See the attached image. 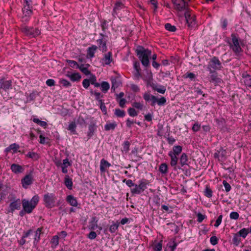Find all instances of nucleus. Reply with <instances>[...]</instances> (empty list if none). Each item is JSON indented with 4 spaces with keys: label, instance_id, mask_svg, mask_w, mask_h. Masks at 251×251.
Instances as JSON below:
<instances>
[{
    "label": "nucleus",
    "instance_id": "f257e3e1",
    "mask_svg": "<svg viewBox=\"0 0 251 251\" xmlns=\"http://www.w3.org/2000/svg\"><path fill=\"white\" fill-rule=\"evenodd\" d=\"M39 201V197L38 195L34 196L30 201L23 199L22 200L23 210L28 214L31 213L36 207Z\"/></svg>",
    "mask_w": 251,
    "mask_h": 251
},
{
    "label": "nucleus",
    "instance_id": "f03ea898",
    "mask_svg": "<svg viewBox=\"0 0 251 251\" xmlns=\"http://www.w3.org/2000/svg\"><path fill=\"white\" fill-rule=\"evenodd\" d=\"M136 53L142 65L147 67L150 64L149 58L151 56V51L143 47H139L136 50Z\"/></svg>",
    "mask_w": 251,
    "mask_h": 251
},
{
    "label": "nucleus",
    "instance_id": "7ed1b4c3",
    "mask_svg": "<svg viewBox=\"0 0 251 251\" xmlns=\"http://www.w3.org/2000/svg\"><path fill=\"white\" fill-rule=\"evenodd\" d=\"M239 41L240 39L237 36L234 34L231 35V42L229 43V47L237 55H239L243 51L240 45Z\"/></svg>",
    "mask_w": 251,
    "mask_h": 251
},
{
    "label": "nucleus",
    "instance_id": "20e7f679",
    "mask_svg": "<svg viewBox=\"0 0 251 251\" xmlns=\"http://www.w3.org/2000/svg\"><path fill=\"white\" fill-rule=\"evenodd\" d=\"M148 182L146 179H142L139 181V184H135L134 187L130 189V191L133 194H140L146 188Z\"/></svg>",
    "mask_w": 251,
    "mask_h": 251
},
{
    "label": "nucleus",
    "instance_id": "39448f33",
    "mask_svg": "<svg viewBox=\"0 0 251 251\" xmlns=\"http://www.w3.org/2000/svg\"><path fill=\"white\" fill-rule=\"evenodd\" d=\"M185 17L188 26L189 28H193L197 26V23L195 16L192 12L186 10L185 12Z\"/></svg>",
    "mask_w": 251,
    "mask_h": 251
},
{
    "label": "nucleus",
    "instance_id": "423d86ee",
    "mask_svg": "<svg viewBox=\"0 0 251 251\" xmlns=\"http://www.w3.org/2000/svg\"><path fill=\"white\" fill-rule=\"evenodd\" d=\"M222 68V64L217 57H214L211 59L208 65V69L210 72H215L216 70H219Z\"/></svg>",
    "mask_w": 251,
    "mask_h": 251
},
{
    "label": "nucleus",
    "instance_id": "0eeeda50",
    "mask_svg": "<svg viewBox=\"0 0 251 251\" xmlns=\"http://www.w3.org/2000/svg\"><path fill=\"white\" fill-rule=\"evenodd\" d=\"M175 8L178 11H182L187 9L188 2L190 0H172Z\"/></svg>",
    "mask_w": 251,
    "mask_h": 251
},
{
    "label": "nucleus",
    "instance_id": "6e6552de",
    "mask_svg": "<svg viewBox=\"0 0 251 251\" xmlns=\"http://www.w3.org/2000/svg\"><path fill=\"white\" fill-rule=\"evenodd\" d=\"M54 163L57 167H61L62 172L64 174H67L68 173V167L72 165V163L69 161L68 158L63 159L62 162L59 160H55Z\"/></svg>",
    "mask_w": 251,
    "mask_h": 251
},
{
    "label": "nucleus",
    "instance_id": "1a4fd4ad",
    "mask_svg": "<svg viewBox=\"0 0 251 251\" xmlns=\"http://www.w3.org/2000/svg\"><path fill=\"white\" fill-rule=\"evenodd\" d=\"M55 199L54 195L52 193H47L44 196V201L46 205L49 207H52L54 206Z\"/></svg>",
    "mask_w": 251,
    "mask_h": 251
},
{
    "label": "nucleus",
    "instance_id": "9d476101",
    "mask_svg": "<svg viewBox=\"0 0 251 251\" xmlns=\"http://www.w3.org/2000/svg\"><path fill=\"white\" fill-rule=\"evenodd\" d=\"M23 30L27 35L32 37L39 35L41 33L38 29L33 27H25Z\"/></svg>",
    "mask_w": 251,
    "mask_h": 251
},
{
    "label": "nucleus",
    "instance_id": "9b49d317",
    "mask_svg": "<svg viewBox=\"0 0 251 251\" xmlns=\"http://www.w3.org/2000/svg\"><path fill=\"white\" fill-rule=\"evenodd\" d=\"M22 186L25 188H27L32 183L33 177L31 175H26L21 180Z\"/></svg>",
    "mask_w": 251,
    "mask_h": 251
},
{
    "label": "nucleus",
    "instance_id": "f8f14e48",
    "mask_svg": "<svg viewBox=\"0 0 251 251\" xmlns=\"http://www.w3.org/2000/svg\"><path fill=\"white\" fill-rule=\"evenodd\" d=\"M211 75L209 76L210 81L215 85H218L223 82L222 79L218 77L217 73L215 72H210Z\"/></svg>",
    "mask_w": 251,
    "mask_h": 251
},
{
    "label": "nucleus",
    "instance_id": "ddd939ff",
    "mask_svg": "<svg viewBox=\"0 0 251 251\" xmlns=\"http://www.w3.org/2000/svg\"><path fill=\"white\" fill-rule=\"evenodd\" d=\"M32 7L28 8L26 6H24L23 9V14L22 20L23 22H27L29 19V17L32 14Z\"/></svg>",
    "mask_w": 251,
    "mask_h": 251
},
{
    "label": "nucleus",
    "instance_id": "4468645a",
    "mask_svg": "<svg viewBox=\"0 0 251 251\" xmlns=\"http://www.w3.org/2000/svg\"><path fill=\"white\" fill-rule=\"evenodd\" d=\"M21 205V201L20 199L13 201L9 204V212H13L14 210L20 209Z\"/></svg>",
    "mask_w": 251,
    "mask_h": 251
},
{
    "label": "nucleus",
    "instance_id": "2eb2a0df",
    "mask_svg": "<svg viewBox=\"0 0 251 251\" xmlns=\"http://www.w3.org/2000/svg\"><path fill=\"white\" fill-rule=\"evenodd\" d=\"M143 97H144V100L146 101H147V102L151 101V104L152 105H154L157 102V98L155 96H154L149 93H145L143 95Z\"/></svg>",
    "mask_w": 251,
    "mask_h": 251
},
{
    "label": "nucleus",
    "instance_id": "dca6fc26",
    "mask_svg": "<svg viewBox=\"0 0 251 251\" xmlns=\"http://www.w3.org/2000/svg\"><path fill=\"white\" fill-rule=\"evenodd\" d=\"M66 75L72 81H77L81 78V75L78 73L67 72Z\"/></svg>",
    "mask_w": 251,
    "mask_h": 251
},
{
    "label": "nucleus",
    "instance_id": "f3484780",
    "mask_svg": "<svg viewBox=\"0 0 251 251\" xmlns=\"http://www.w3.org/2000/svg\"><path fill=\"white\" fill-rule=\"evenodd\" d=\"M11 88V81L10 80H0V89L6 91Z\"/></svg>",
    "mask_w": 251,
    "mask_h": 251
},
{
    "label": "nucleus",
    "instance_id": "a211bd4d",
    "mask_svg": "<svg viewBox=\"0 0 251 251\" xmlns=\"http://www.w3.org/2000/svg\"><path fill=\"white\" fill-rule=\"evenodd\" d=\"M112 54L110 52L104 54L101 60V63L103 65H108L112 62Z\"/></svg>",
    "mask_w": 251,
    "mask_h": 251
},
{
    "label": "nucleus",
    "instance_id": "6ab92c4d",
    "mask_svg": "<svg viewBox=\"0 0 251 251\" xmlns=\"http://www.w3.org/2000/svg\"><path fill=\"white\" fill-rule=\"evenodd\" d=\"M226 151L225 150L220 148L219 150H217L216 152L214 153V157L218 158L219 159H223L226 157Z\"/></svg>",
    "mask_w": 251,
    "mask_h": 251
},
{
    "label": "nucleus",
    "instance_id": "aec40b11",
    "mask_svg": "<svg viewBox=\"0 0 251 251\" xmlns=\"http://www.w3.org/2000/svg\"><path fill=\"white\" fill-rule=\"evenodd\" d=\"M10 169L12 172L15 174L22 173L24 171V168L22 166L16 164H12Z\"/></svg>",
    "mask_w": 251,
    "mask_h": 251
},
{
    "label": "nucleus",
    "instance_id": "412c9836",
    "mask_svg": "<svg viewBox=\"0 0 251 251\" xmlns=\"http://www.w3.org/2000/svg\"><path fill=\"white\" fill-rule=\"evenodd\" d=\"M66 201L72 206L76 207L78 205L76 198L71 195L67 196Z\"/></svg>",
    "mask_w": 251,
    "mask_h": 251
},
{
    "label": "nucleus",
    "instance_id": "4be33fe9",
    "mask_svg": "<svg viewBox=\"0 0 251 251\" xmlns=\"http://www.w3.org/2000/svg\"><path fill=\"white\" fill-rule=\"evenodd\" d=\"M97 49V47L95 45H93L88 48L87 50V57L89 58L94 57Z\"/></svg>",
    "mask_w": 251,
    "mask_h": 251
},
{
    "label": "nucleus",
    "instance_id": "5701e85b",
    "mask_svg": "<svg viewBox=\"0 0 251 251\" xmlns=\"http://www.w3.org/2000/svg\"><path fill=\"white\" fill-rule=\"evenodd\" d=\"M168 155L171 158V165L173 167L176 166L178 161L177 155H175L174 153L172 152V151L169 152Z\"/></svg>",
    "mask_w": 251,
    "mask_h": 251
},
{
    "label": "nucleus",
    "instance_id": "b1692460",
    "mask_svg": "<svg viewBox=\"0 0 251 251\" xmlns=\"http://www.w3.org/2000/svg\"><path fill=\"white\" fill-rule=\"evenodd\" d=\"M100 164V170L102 173L105 172V169L110 166V164L104 159L101 160Z\"/></svg>",
    "mask_w": 251,
    "mask_h": 251
},
{
    "label": "nucleus",
    "instance_id": "393cba45",
    "mask_svg": "<svg viewBox=\"0 0 251 251\" xmlns=\"http://www.w3.org/2000/svg\"><path fill=\"white\" fill-rule=\"evenodd\" d=\"M32 120L34 123L42 127H45L47 126L46 122L40 120L36 116H33Z\"/></svg>",
    "mask_w": 251,
    "mask_h": 251
},
{
    "label": "nucleus",
    "instance_id": "a878e982",
    "mask_svg": "<svg viewBox=\"0 0 251 251\" xmlns=\"http://www.w3.org/2000/svg\"><path fill=\"white\" fill-rule=\"evenodd\" d=\"M19 148H20V147H19V145H18L16 143H13V144H11L7 148H6L5 149V151L6 152H8L10 151H12L13 153H14L17 152V150L19 149Z\"/></svg>",
    "mask_w": 251,
    "mask_h": 251
},
{
    "label": "nucleus",
    "instance_id": "bb28decb",
    "mask_svg": "<svg viewBox=\"0 0 251 251\" xmlns=\"http://www.w3.org/2000/svg\"><path fill=\"white\" fill-rule=\"evenodd\" d=\"M117 124L115 122H108L104 126V129L105 130H110L115 129L117 126Z\"/></svg>",
    "mask_w": 251,
    "mask_h": 251
},
{
    "label": "nucleus",
    "instance_id": "cd10ccee",
    "mask_svg": "<svg viewBox=\"0 0 251 251\" xmlns=\"http://www.w3.org/2000/svg\"><path fill=\"white\" fill-rule=\"evenodd\" d=\"M124 7V5L120 1H117L115 4L114 7L113 8V15L117 14L118 11L122 9Z\"/></svg>",
    "mask_w": 251,
    "mask_h": 251
},
{
    "label": "nucleus",
    "instance_id": "c85d7f7f",
    "mask_svg": "<svg viewBox=\"0 0 251 251\" xmlns=\"http://www.w3.org/2000/svg\"><path fill=\"white\" fill-rule=\"evenodd\" d=\"M177 246L176 244L174 241H171L168 243L165 251H174Z\"/></svg>",
    "mask_w": 251,
    "mask_h": 251
},
{
    "label": "nucleus",
    "instance_id": "c756f323",
    "mask_svg": "<svg viewBox=\"0 0 251 251\" xmlns=\"http://www.w3.org/2000/svg\"><path fill=\"white\" fill-rule=\"evenodd\" d=\"M110 85L106 81H102L100 83V88L101 90L104 93H106L108 90L109 89Z\"/></svg>",
    "mask_w": 251,
    "mask_h": 251
},
{
    "label": "nucleus",
    "instance_id": "7c9ffc66",
    "mask_svg": "<svg viewBox=\"0 0 251 251\" xmlns=\"http://www.w3.org/2000/svg\"><path fill=\"white\" fill-rule=\"evenodd\" d=\"M64 183L66 186L69 189L71 190L73 186V182L72 179L70 178L68 176L65 177Z\"/></svg>",
    "mask_w": 251,
    "mask_h": 251
},
{
    "label": "nucleus",
    "instance_id": "2f4dec72",
    "mask_svg": "<svg viewBox=\"0 0 251 251\" xmlns=\"http://www.w3.org/2000/svg\"><path fill=\"white\" fill-rule=\"evenodd\" d=\"M152 248L153 250L155 251H160L162 249V241H160L159 242H154L152 245Z\"/></svg>",
    "mask_w": 251,
    "mask_h": 251
},
{
    "label": "nucleus",
    "instance_id": "473e14b6",
    "mask_svg": "<svg viewBox=\"0 0 251 251\" xmlns=\"http://www.w3.org/2000/svg\"><path fill=\"white\" fill-rule=\"evenodd\" d=\"M88 65H87V66H86L83 64H81L79 66L78 69H79L85 75H88L90 74V72L88 69Z\"/></svg>",
    "mask_w": 251,
    "mask_h": 251
},
{
    "label": "nucleus",
    "instance_id": "72a5a7b5",
    "mask_svg": "<svg viewBox=\"0 0 251 251\" xmlns=\"http://www.w3.org/2000/svg\"><path fill=\"white\" fill-rule=\"evenodd\" d=\"M42 229L41 228H38L36 231L35 237H34V244H37L40 239V235L41 233Z\"/></svg>",
    "mask_w": 251,
    "mask_h": 251
},
{
    "label": "nucleus",
    "instance_id": "f704fd0d",
    "mask_svg": "<svg viewBox=\"0 0 251 251\" xmlns=\"http://www.w3.org/2000/svg\"><path fill=\"white\" fill-rule=\"evenodd\" d=\"M119 223L118 222H113L109 227V231L111 233H114L118 228Z\"/></svg>",
    "mask_w": 251,
    "mask_h": 251
},
{
    "label": "nucleus",
    "instance_id": "c9c22d12",
    "mask_svg": "<svg viewBox=\"0 0 251 251\" xmlns=\"http://www.w3.org/2000/svg\"><path fill=\"white\" fill-rule=\"evenodd\" d=\"M159 171L162 174H166L168 171V166L166 164H161L159 167Z\"/></svg>",
    "mask_w": 251,
    "mask_h": 251
},
{
    "label": "nucleus",
    "instance_id": "e433bc0d",
    "mask_svg": "<svg viewBox=\"0 0 251 251\" xmlns=\"http://www.w3.org/2000/svg\"><path fill=\"white\" fill-rule=\"evenodd\" d=\"M182 147L180 146H175L173 148V151L172 152L174 153L175 155H178L182 151Z\"/></svg>",
    "mask_w": 251,
    "mask_h": 251
},
{
    "label": "nucleus",
    "instance_id": "4c0bfd02",
    "mask_svg": "<svg viewBox=\"0 0 251 251\" xmlns=\"http://www.w3.org/2000/svg\"><path fill=\"white\" fill-rule=\"evenodd\" d=\"M249 232V229L243 228L238 232V235L239 236L242 237L244 238H245L247 235L248 234Z\"/></svg>",
    "mask_w": 251,
    "mask_h": 251
},
{
    "label": "nucleus",
    "instance_id": "58836bf2",
    "mask_svg": "<svg viewBox=\"0 0 251 251\" xmlns=\"http://www.w3.org/2000/svg\"><path fill=\"white\" fill-rule=\"evenodd\" d=\"M97 44L98 45L99 48L104 50L106 49V44L104 42H103L102 39H99L97 41Z\"/></svg>",
    "mask_w": 251,
    "mask_h": 251
},
{
    "label": "nucleus",
    "instance_id": "ea45409f",
    "mask_svg": "<svg viewBox=\"0 0 251 251\" xmlns=\"http://www.w3.org/2000/svg\"><path fill=\"white\" fill-rule=\"evenodd\" d=\"M232 241L233 244L238 246L241 242V238L237 234H234L232 239Z\"/></svg>",
    "mask_w": 251,
    "mask_h": 251
},
{
    "label": "nucleus",
    "instance_id": "a19ab883",
    "mask_svg": "<svg viewBox=\"0 0 251 251\" xmlns=\"http://www.w3.org/2000/svg\"><path fill=\"white\" fill-rule=\"evenodd\" d=\"M188 161V157L186 154L183 153L182 154L180 158V162L182 166L186 165Z\"/></svg>",
    "mask_w": 251,
    "mask_h": 251
},
{
    "label": "nucleus",
    "instance_id": "79ce46f5",
    "mask_svg": "<svg viewBox=\"0 0 251 251\" xmlns=\"http://www.w3.org/2000/svg\"><path fill=\"white\" fill-rule=\"evenodd\" d=\"M244 82L247 86L251 87V75H246L244 77Z\"/></svg>",
    "mask_w": 251,
    "mask_h": 251
},
{
    "label": "nucleus",
    "instance_id": "37998d69",
    "mask_svg": "<svg viewBox=\"0 0 251 251\" xmlns=\"http://www.w3.org/2000/svg\"><path fill=\"white\" fill-rule=\"evenodd\" d=\"M66 62L69 64V66L72 68L78 69L79 67V65L75 61L71 60H67Z\"/></svg>",
    "mask_w": 251,
    "mask_h": 251
},
{
    "label": "nucleus",
    "instance_id": "c03bdc74",
    "mask_svg": "<svg viewBox=\"0 0 251 251\" xmlns=\"http://www.w3.org/2000/svg\"><path fill=\"white\" fill-rule=\"evenodd\" d=\"M114 113L117 117H123L125 116V111L119 109H115Z\"/></svg>",
    "mask_w": 251,
    "mask_h": 251
},
{
    "label": "nucleus",
    "instance_id": "a18cd8bd",
    "mask_svg": "<svg viewBox=\"0 0 251 251\" xmlns=\"http://www.w3.org/2000/svg\"><path fill=\"white\" fill-rule=\"evenodd\" d=\"M213 192L209 187L206 186L205 189V196L208 198H211L212 196Z\"/></svg>",
    "mask_w": 251,
    "mask_h": 251
},
{
    "label": "nucleus",
    "instance_id": "49530a36",
    "mask_svg": "<svg viewBox=\"0 0 251 251\" xmlns=\"http://www.w3.org/2000/svg\"><path fill=\"white\" fill-rule=\"evenodd\" d=\"M132 105L133 107L140 110H142L144 106L143 103L140 102H134L132 103Z\"/></svg>",
    "mask_w": 251,
    "mask_h": 251
},
{
    "label": "nucleus",
    "instance_id": "de8ad7c7",
    "mask_svg": "<svg viewBox=\"0 0 251 251\" xmlns=\"http://www.w3.org/2000/svg\"><path fill=\"white\" fill-rule=\"evenodd\" d=\"M129 115L131 117L138 115V112L134 108H129L128 110Z\"/></svg>",
    "mask_w": 251,
    "mask_h": 251
},
{
    "label": "nucleus",
    "instance_id": "09e8293b",
    "mask_svg": "<svg viewBox=\"0 0 251 251\" xmlns=\"http://www.w3.org/2000/svg\"><path fill=\"white\" fill-rule=\"evenodd\" d=\"M59 83L64 87H69L71 85V83L65 79H60L59 80Z\"/></svg>",
    "mask_w": 251,
    "mask_h": 251
},
{
    "label": "nucleus",
    "instance_id": "8fccbe9b",
    "mask_svg": "<svg viewBox=\"0 0 251 251\" xmlns=\"http://www.w3.org/2000/svg\"><path fill=\"white\" fill-rule=\"evenodd\" d=\"M165 28L171 32L175 31L176 29V28L175 26L171 25L170 24L167 23L165 25Z\"/></svg>",
    "mask_w": 251,
    "mask_h": 251
},
{
    "label": "nucleus",
    "instance_id": "3c124183",
    "mask_svg": "<svg viewBox=\"0 0 251 251\" xmlns=\"http://www.w3.org/2000/svg\"><path fill=\"white\" fill-rule=\"evenodd\" d=\"M58 239L59 237L57 235L54 236L51 240V243L52 245H53L54 246H56L58 244Z\"/></svg>",
    "mask_w": 251,
    "mask_h": 251
},
{
    "label": "nucleus",
    "instance_id": "603ef678",
    "mask_svg": "<svg viewBox=\"0 0 251 251\" xmlns=\"http://www.w3.org/2000/svg\"><path fill=\"white\" fill-rule=\"evenodd\" d=\"M76 128V125L75 123L71 122L68 126V130L71 132H74Z\"/></svg>",
    "mask_w": 251,
    "mask_h": 251
},
{
    "label": "nucleus",
    "instance_id": "864d4df0",
    "mask_svg": "<svg viewBox=\"0 0 251 251\" xmlns=\"http://www.w3.org/2000/svg\"><path fill=\"white\" fill-rule=\"evenodd\" d=\"M218 239L216 236H212L210 239V243L214 246L218 244Z\"/></svg>",
    "mask_w": 251,
    "mask_h": 251
},
{
    "label": "nucleus",
    "instance_id": "5fc2aeb1",
    "mask_svg": "<svg viewBox=\"0 0 251 251\" xmlns=\"http://www.w3.org/2000/svg\"><path fill=\"white\" fill-rule=\"evenodd\" d=\"M223 184L225 187V190L226 192H229L231 189V186L230 184L226 180L223 181Z\"/></svg>",
    "mask_w": 251,
    "mask_h": 251
},
{
    "label": "nucleus",
    "instance_id": "6e6d98bb",
    "mask_svg": "<svg viewBox=\"0 0 251 251\" xmlns=\"http://www.w3.org/2000/svg\"><path fill=\"white\" fill-rule=\"evenodd\" d=\"M223 218V215L222 214L220 215L217 219L216 221V222L214 224V226L216 227H217L219 226L221 224L222 222V220Z\"/></svg>",
    "mask_w": 251,
    "mask_h": 251
},
{
    "label": "nucleus",
    "instance_id": "4d7b16f0",
    "mask_svg": "<svg viewBox=\"0 0 251 251\" xmlns=\"http://www.w3.org/2000/svg\"><path fill=\"white\" fill-rule=\"evenodd\" d=\"M124 182H125L126 185H127L130 188L134 187L135 183H134L131 179L124 180Z\"/></svg>",
    "mask_w": 251,
    "mask_h": 251
},
{
    "label": "nucleus",
    "instance_id": "13d9d810",
    "mask_svg": "<svg viewBox=\"0 0 251 251\" xmlns=\"http://www.w3.org/2000/svg\"><path fill=\"white\" fill-rule=\"evenodd\" d=\"M230 218L231 219L237 220L239 218V215L237 212H232L230 214Z\"/></svg>",
    "mask_w": 251,
    "mask_h": 251
},
{
    "label": "nucleus",
    "instance_id": "bf43d9fd",
    "mask_svg": "<svg viewBox=\"0 0 251 251\" xmlns=\"http://www.w3.org/2000/svg\"><path fill=\"white\" fill-rule=\"evenodd\" d=\"M166 102V99L164 97H161L159 99H157V102L156 103L159 105H162L165 103Z\"/></svg>",
    "mask_w": 251,
    "mask_h": 251
},
{
    "label": "nucleus",
    "instance_id": "052dcab7",
    "mask_svg": "<svg viewBox=\"0 0 251 251\" xmlns=\"http://www.w3.org/2000/svg\"><path fill=\"white\" fill-rule=\"evenodd\" d=\"M90 81L89 79H85L83 80L82 85L85 88L87 89L90 86Z\"/></svg>",
    "mask_w": 251,
    "mask_h": 251
},
{
    "label": "nucleus",
    "instance_id": "680f3d73",
    "mask_svg": "<svg viewBox=\"0 0 251 251\" xmlns=\"http://www.w3.org/2000/svg\"><path fill=\"white\" fill-rule=\"evenodd\" d=\"M130 146V143L128 141H126L124 143V146H123V151L125 152H127L129 150Z\"/></svg>",
    "mask_w": 251,
    "mask_h": 251
},
{
    "label": "nucleus",
    "instance_id": "e2e57ef3",
    "mask_svg": "<svg viewBox=\"0 0 251 251\" xmlns=\"http://www.w3.org/2000/svg\"><path fill=\"white\" fill-rule=\"evenodd\" d=\"M155 90L161 94H164L165 92L166 89L165 87L160 86L156 88Z\"/></svg>",
    "mask_w": 251,
    "mask_h": 251
},
{
    "label": "nucleus",
    "instance_id": "0e129e2a",
    "mask_svg": "<svg viewBox=\"0 0 251 251\" xmlns=\"http://www.w3.org/2000/svg\"><path fill=\"white\" fill-rule=\"evenodd\" d=\"M24 6H26L28 8L31 7V0H24Z\"/></svg>",
    "mask_w": 251,
    "mask_h": 251
},
{
    "label": "nucleus",
    "instance_id": "69168bd1",
    "mask_svg": "<svg viewBox=\"0 0 251 251\" xmlns=\"http://www.w3.org/2000/svg\"><path fill=\"white\" fill-rule=\"evenodd\" d=\"M100 107L101 111L104 114H105L106 113V108L105 106L104 105V103L102 102L101 100H100Z\"/></svg>",
    "mask_w": 251,
    "mask_h": 251
},
{
    "label": "nucleus",
    "instance_id": "338daca9",
    "mask_svg": "<svg viewBox=\"0 0 251 251\" xmlns=\"http://www.w3.org/2000/svg\"><path fill=\"white\" fill-rule=\"evenodd\" d=\"M92 93L94 95L95 98L97 100H99V101L101 100L100 99L102 97V95L100 93L97 92H92Z\"/></svg>",
    "mask_w": 251,
    "mask_h": 251
},
{
    "label": "nucleus",
    "instance_id": "774afa93",
    "mask_svg": "<svg viewBox=\"0 0 251 251\" xmlns=\"http://www.w3.org/2000/svg\"><path fill=\"white\" fill-rule=\"evenodd\" d=\"M55 81L52 79H49L46 81V84L49 86L54 85Z\"/></svg>",
    "mask_w": 251,
    "mask_h": 251
}]
</instances>
